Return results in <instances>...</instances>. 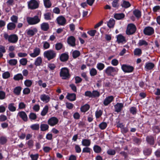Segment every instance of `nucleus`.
Returning a JSON list of instances; mask_svg holds the SVG:
<instances>
[{"instance_id":"obj_63","label":"nucleus","mask_w":160,"mask_h":160,"mask_svg":"<svg viewBox=\"0 0 160 160\" xmlns=\"http://www.w3.org/2000/svg\"><path fill=\"white\" fill-rule=\"evenodd\" d=\"M91 150V149L90 148L88 147H86L83 148L82 151V152L90 153Z\"/></svg>"},{"instance_id":"obj_48","label":"nucleus","mask_w":160,"mask_h":160,"mask_svg":"<svg viewBox=\"0 0 160 160\" xmlns=\"http://www.w3.org/2000/svg\"><path fill=\"white\" fill-rule=\"evenodd\" d=\"M26 144L28 146V148H32L34 146V141L32 139L29 140L26 142Z\"/></svg>"},{"instance_id":"obj_18","label":"nucleus","mask_w":160,"mask_h":160,"mask_svg":"<svg viewBox=\"0 0 160 160\" xmlns=\"http://www.w3.org/2000/svg\"><path fill=\"white\" fill-rule=\"evenodd\" d=\"M123 107V104L122 103H117L114 106L115 111L119 112H120Z\"/></svg>"},{"instance_id":"obj_57","label":"nucleus","mask_w":160,"mask_h":160,"mask_svg":"<svg viewBox=\"0 0 160 160\" xmlns=\"http://www.w3.org/2000/svg\"><path fill=\"white\" fill-rule=\"evenodd\" d=\"M30 128L32 130H38L39 128V125L38 124H33L31 125Z\"/></svg>"},{"instance_id":"obj_22","label":"nucleus","mask_w":160,"mask_h":160,"mask_svg":"<svg viewBox=\"0 0 160 160\" xmlns=\"http://www.w3.org/2000/svg\"><path fill=\"white\" fill-rule=\"evenodd\" d=\"M40 98L41 100L45 102L46 103L48 102L50 100V97L45 94L41 95Z\"/></svg>"},{"instance_id":"obj_34","label":"nucleus","mask_w":160,"mask_h":160,"mask_svg":"<svg viewBox=\"0 0 160 160\" xmlns=\"http://www.w3.org/2000/svg\"><path fill=\"white\" fill-rule=\"evenodd\" d=\"M7 29L10 30H12L14 29L16 27L15 23L13 22H9L7 25Z\"/></svg>"},{"instance_id":"obj_41","label":"nucleus","mask_w":160,"mask_h":160,"mask_svg":"<svg viewBox=\"0 0 160 160\" xmlns=\"http://www.w3.org/2000/svg\"><path fill=\"white\" fill-rule=\"evenodd\" d=\"M40 128L41 131H45L48 129L49 127L48 124H41L40 125Z\"/></svg>"},{"instance_id":"obj_6","label":"nucleus","mask_w":160,"mask_h":160,"mask_svg":"<svg viewBox=\"0 0 160 160\" xmlns=\"http://www.w3.org/2000/svg\"><path fill=\"white\" fill-rule=\"evenodd\" d=\"M27 21L29 25H32L39 23L40 22V19L39 18L38 16L36 15L32 18L27 17Z\"/></svg>"},{"instance_id":"obj_26","label":"nucleus","mask_w":160,"mask_h":160,"mask_svg":"<svg viewBox=\"0 0 160 160\" xmlns=\"http://www.w3.org/2000/svg\"><path fill=\"white\" fill-rule=\"evenodd\" d=\"M22 88L21 86H18L14 88L13 91L14 93L17 96L20 95L22 90Z\"/></svg>"},{"instance_id":"obj_42","label":"nucleus","mask_w":160,"mask_h":160,"mask_svg":"<svg viewBox=\"0 0 160 160\" xmlns=\"http://www.w3.org/2000/svg\"><path fill=\"white\" fill-rule=\"evenodd\" d=\"M44 4L46 8H50L52 6V3L50 0H44Z\"/></svg>"},{"instance_id":"obj_19","label":"nucleus","mask_w":160,"mask_h":160,"mask_svg":"<svg viewBox=\"0 0 160 160\" xmlns=\"http://www.w3.org/2000/svg\"><path fill=\"white\" fill-rule=\"evenodd\" d=\"M18 115L25 122L28 121V117L26 113L24 111H21L18 113Z\"/></svg>"},{"instance_id":"obj_15","label":"nucleus","mask_w":160,"mask_h":160,"mask_svg":"<svg viewBox=\"0 0 160 160\" xmlns=\"http://www.w3.org/2000/svg\"><path fill=\"white\" fill-rule=\"evenodd\" d=\"M33 52L29 54L30 56L32 58H35L38 56L40 53L41 50L39 48H35L33 50Z\"/></svg>"},{"instance_id":"obj_43","label":"nucleus","mask_w":160,"mask_h":160,"mask_svg":"<svg viewBox=\"0 0 160 160\" xmlns=\"http://www.w3.org/2000/svg\"><path fill=\"white\" fill-rule=\"evenodd\" d=\"M94 152L96 153H99L102 151L101 147L98 145H95L93 148Z\"/></svg>"},{"instance_id":"obj_30","label":"nucleus","mask_w":160,"mask_h":160,"mask_svg":"<svg viewBox=\"0 0 160 160\" xmlns=\"http://www.w3.org/2000/svg\"><path fill=\"white\" fill-rule=\"evenodd\" d=\"M41 28L42 30L46 31L49 29V24L48 23L44 22L41 25Z\"/></svg>"},{"instance_id":"obj_52","label":"nucleus","mask_w":160,"mask_h":160,"mask_svg":"<svg viewBox=\"0 0 160 160\" xmlns=\"http://www.w3.org/2000/svg\"><path fill=\"white\" fill-rule=\"evenodd\" d=\"M107 126V123L105 122L101 123L99 125V128L101 130L105 129Z\"/></svg>"},{"instance_id":"obj_20","label":"nucleus","mask_w":160,"mask_h":160,"mask_svg":"<svg viewBox=\"0 0 160 160\" xmlns=\"http://www.w3.org/2000/svg\"><path fill=\"white\" fill-rule=\"evenodd\" d=\"M67 98L70 101H74L76 99V95L74 93H68Z\"/></svg>"},{"instance_id":"obj_44","label":"nucleus","mask_w":160,"mask_h":160,"mask_svg":"<svg viewBox=\"0 0 160 160\" xmlns=\"http://www.w3.org/2000/svg\"><path fill=\"white\" fill-rule=\"evenodd\" d=\"M92 98L99 97L100 94V92L97 90H94L92 92Z\"/></svg>"},{"instance_id":"obj_9","label":"nucleus","mask_w":160,"mask_h":160,"mask_svg":"<svg viewBox=\"0 0 160 160\" xmlns=\"http://www.w3.org/2000/svg\"><path fill=\"white\" fill-rule=\"evenodd\" d=\"M155 136L153 135H149L146 136V140L148 144L150 146H153L155 144Z\"/></svg>"},{"instance_id":"obj_56","label":"nucleus","mask_w":160,"mask_h":160,"mask_svg":"<svg viewBox=\"0 0 160 160\" xmlns=\"http://www.w3.org/2000/svg\"><path fill=\"white\" fill-rule=\"evenodd\" d=\"M29 118L31 120H34L36 119L37 116L36 113L33 112H31L30 113L29 115Z\"/></svg>"},{"instance_id":"obj_1","label":"nucleus","mask_w":160,"mask_h":160,"mask_svg":"<svg viewBox=\"0 0 160 160\" xmlns=\"http://www.w3.org/2000/svg\"><path fill=\"white\" fill-rule=\"evenodd\" d=\"M60 76L64 80L69 79L71 75L70 73V70L66 67L62 68L59 73Z\"/></svg>"},{"instance_id":"obj_7","label":"nucleus","mask_w":160,"mask_h":160,"mask_svg":"<svg viewBox=\"0 0 160 160\" xmlns=\"http://www.w3.org/2000/svg\"><path fill=\"white\" fill-rule=\"evenodd\" d=\"M121 68L123 72L125 73L132 72L134 69L133 66L125 64L122 65Z\"/></svg>"},{"instance_id":"obj_12","label":"nucleus","mask_w":160,"mask_h":160,"mask_svg":"<svg viewBox=\"0 0 160 160\" xmlns=\"http://www.w3.org/2000/svg\"><path fill=\"white\" fill-rule=\"evenodd\" d=\"M58 119L56 117H53L50 118L48 121V123L50 126L52 127L56 125L58 122Z\"/></svg>"},{"instance_id":"obj_59","label":"nucleus","mask_w":160,"mask_h":160,"mask_svg":"<svg viewBox=\"0 0 160 160\" xmlns=\"http://www.w3.org/2000/svg\"><path fill=\"white\" fill-rule=\"evenodd\" d=\"M48 67L49 68L50 70L52 71H53L56 68V65L52 63H50L48 64Z\"/></svg>"},{"instance_id":"obj_55","label":"nucleus","mask_w":160,"mask_h":160,"mask_svg":"<svg viewBox=\"0 0 160 160\" xmlns=\"http://www.w3.org/2000/svg\"><path fill=\"white\" fill-rule=\"evenodd\" d=\"M138 45L139 46H142V45H145V46H147L148 44V43L145 40H140L138 43Z\"/></svg>"},{"instance_id":"obj_37","label":"nucleus","mask_w":160,"mask_h":160,"mask_svg":"<svg viewBox=\"0 0 160 160\" xmlns=\"http://www.w3.org/2000/svg\"><path fill=\"white\" fill-rule=\"evenodd\" d=\"M8 141L7 137L5 136H2L0 137V144L4 145L6 144Z\"/></svg>"},{"instance_id":"obj_33","label":"nucleus","mask_w":160,"mask_h":160,"mask_svg":"<svg viewBox=\"0 0 160 160\" xmlns=\"http://www.w3.org/2000/svg\"><path fill=\"white\" fill-rule=\"evenodd\" d=\"M23 78V77L21 73H18L15 75L13 78L14 80L17 81H19L20 80H22Z\"/></svg>"},{"instance_id":"obj_3","label":"nucleus","mask_w":160,"mask_h":160,"mask_svg":"<svg viewBox=\"0 0 160 160\" xmlns=\"http://www.w3.org/2000/svg\"><path fill=\"white\" fill-rule=\"evenodd\" d=\"M44 56L46 58L48 61L54 58L56 56L55 52L52 50H49L44 52Z\"/></svg>"},{"instance_id":"obj_5","label":"nucleus","mask_w":160,"mask_h":160,"mask_svg":"<svg viewBox=\"0 0 160 160\" xmlns=\"http://www.w3.org/2000/svg\"><path fill=\"white\" fill-rule=\"evenodd\" d=\"M137 30L136 26L133 23L128 24L126 30L127 35H131L134 34Z\"/></svg>"},{"instance_id":"obj_49","label":"nucleus","mask_w":160,"mask_h":160,"mask_svg":"<svg viewBox=\"0 0 160 160\" xmlns=\"http://www.w3.org/2000/svg\"><path fill=\"white\" fill-rule=\"evenodd\" d=\"M97 74V71L95 68H92L90 70V74L91 76H94L96 75Z\"/></svg>"},{"instance_id":"obj_25","label":"nucleus","mask_w":160,"mask_h":160,"mask_svg":"<svg viewBox=\"0 0 160 160\" xmlns=\"http://www.w3.org/2000/svg\"><path fill=\"white\" fill-rule=\"evenodd\" d=\"M155 66V65L153 63L149 62L146 63L145 66V68L146 70H150L152 69Z\"/></svg>"},{"instance_id":"obj_21","label":"nucleus","mask_w":160,"mask_h":160,"mask_svg":"<svg viewBox=\"0 0 160 160\" xmlns=\"http://www.w3.org/2000/svg\"><path fill=\"white\" fill-rule=\"evenodd\" d=\"M117 42L118 43L126 42L125 38L121 34L117 35Z\"/></svg>"},{"instance_id":"obj_27","label":"nucleus","mask_w":160,"mask_h":160,"mask_svg":"<svg viewBox=\"0 0 160 160\" xmlns=\"http://www.w3.org/2000/svg\"><path fill=\"white\" fill-rule=\"evenodd\" d=\"M90 108V106L89 104H86L81 107L80 111L82 112L85 113Z\"/></svg>"},{"instance_id":"obj_47","label":"nucleus","mask_w":160,"mask_h":160,"mask_svg":"<svg viewBox=\"0 0 160 160\" xmlns=\"http://www.w3.org/2000/svg\"><path fill=\"white\" fill-rule=\"evenodd\" d=\"M80 55V52L78 50H75L72 52V56L74 58H76Z\"/></svg>"},{"instance_id":"obj_45","label":"nucleus","mask_w":160,"mask_h":160,"mask_svg":"<svg viewBox=\"0 0 160 160\" xmlns=\"http://www.w3.org/2000/svg\"><path fill=\"white\" fill-rule=\"evenodd\" d=\"M105 67V65L103 63L101 62L98 63L96 66V68L99 71L102 70Z\"/></svg>"},{"instance_id":"obj_35","label":"nucleus","mask_w":160,"mask_h":160,"mask_svg":"<svg viewBox=\"0 0 160 160\" xmlns=\"http://www.w3.org/2000/svg\"><path fill=\"white\" fill-rule=\"evenodd\" d=\"M42 62V58L40 57H38L36 59L34 64L37 66H40L41 65Z\"/></svg>"},{"instance_id":"obj_14","label":"nucleus","mask_w":160,"mask_h":160,"mask_svg":"<svg viewBox=\"0 0 160 160\" xmlns=\"http://www.w3.org/2000/svg\"><path fill=\"white\" fill-rule=\"evenodd\" d=\"M57 23L60 25L63 26L66 22L65 18L63 16H61L58 17L56 19Z\"/></svg>"},{"instance_id":"obj_32","label":"nucleus","mask_w":160,"mask_h":160,"mask_svg":"<svg viewBox=\"0 0 160 160\" xmlns=\"http://www.w3.org/2000/svg\"><path fill=\"white\" fill-rule=\"evenodd\" d=\"M115 23V20L112 18H110L107 23V25L109 28H113Z\"/></svg>"},{"instance_id":"obj_23","label":"nucleus","mask_w":160,"mask_h":160,"mask_svg":"<svg viewBox=\"0 0 160 160\" xmlns=\"http://www.w3.org/2000/svg\"><path fill=\"white\" fill-rule=\"evenodd\" d=\"M133 14L137 19H139L142 16L141 12L138 9H135L133 11Z\"/></svg>"},{"instance_id":"obj_54","label":"nucleus","mask_w":160,"mask_h":160,"mask_svg":"<svg viewBox=\"0 0 160 160\" xmlns=\"http://www.w3.org/2000/svg\"><path fill=\"white\" fill-rule=\"evenodd\" d=\"M44 18L45 20H50L51 18V13L48 12L45 13L44 14Z\"/></svg>"},{"instance_id":"obj_8","label":"nucleus","mask_w":160,"mask_h":160,"mask_svg":"<svg viewBox=\"0 0 160 160\" xmlns=\"http://www.w3.org/2000/svg\"><path fill=\"white\" fill-rule=\"evenodd\" d=\"M28 6L31 9H34L38 8L39 4L36 0H31L28 2Z\"/></svg>"},{"instance_id":"obj_62","label":"nucleus","mask_w":160,"mask_h":160,"mask_svg":"<svg viewBox=\"0 0 160 160\" xmlns=\"http://www.w3.org/2000/svg\"><path fill=\"white\" fill-rule=\"evenodd\" d=\"M102 111L99 110L98 111H97L95 112V116L96 118H99L102 115Z\"/></svg>"},{"instance_id":"obj_17","label":"nucleus","mask_w":160,"mask_h":160,"mask_svg":"<svg viewBox=\"0 0 160 160\" xmlns=\"http://www.w3.org/2000/svg\"><path fill=\"white\" fill-rule=\"evenodd\" d=\"M69 58V55L68 53H64L61 54L59 57L60 60L62 62H65L68 60Z\"/></svg>"},{"instance_id":"obj_31","label":"nucleus","mask_w":160,"mask_h":160,"mask_svg":"<svg viewBox=\"0 0 160 160\" xmlns=\"http://www.w3.org/2000/svg\"><path fill=\"white\" fill-rule=\"evenodd\" d=\"M121 6L122 8H126L130 7L131 6V4L128 1L123 0Z\"/></svg>"},{"instance_id":"obj_10","label":"nucleus","mask_w":160,"mask_h":160,"mask_svg":"<svg viewBox=\"0 0 160 160\" xmlns=\"http://www.w3.org/2000/svg\"><path fill=\"white\" fill-rule=\"evenodd\" d=\"M154 32V30L152 27L148 26L145 27L143 30L144 34L146 35L151 36Z\"/></svg>"},{"instance_id":"obj_50","label":"nucleus","mask_w":160,"mask_h":160,"mask_svg":"<svg viewBox=\"0 0 160 160\" xmlns=\"http://www.w3.org/2000/svg\"><path fill=\"white\" fill-rule=\"evenodd\" d=\"M32 82L31 80L27 79L25 81L24 84L27 87H30L32 85Z\"/></svg>"},{"instance_id":"obj_51","label":"nucleus","mask_w":160,"mask_h":160,"mask_svg":"<svg viewBox=\"0 0 160 160\" xmlns=\"http://www.w3.org/2000/svg\"><path fill=\"white\" fill-rule=\"evenodd\" d=\"M14 103H11L8 105V108L11 112H14L16 110V108L14 106Z\"/></svg>"},{"instance_id":"obj_64","label":"nucleus","mask_w":160,"mask_h":160,"mask_svg":"<svg viewBox=\"0 0 160 160\" xmlns=\"http://www.w3.org/2000/svg\"><path fill=\"white\" fill-rule=\"evenodd\" d=\"M130 112L133 115L136 114L137 113V109L134 107H132L130 108Z\"/></svg>"},{"instance_id":"obj_39","label":"nucleus","mask_w":160,"mask_h":160,"mask_svg":"<svg viewBox=\"0 0 160 160\" xmlns=\"http://www.w3.org/2000/svg\"><path fill=\"white\" fill-rule=\"evenodd\" d=\"M132 141L134 144L139 145L142 142V140L140 138H138L137 137H134L133 138Z\"/></svg>"},{"instance_id":"obj_46","label":"nucleus","mask_w":160,"mask_h":160,"mask_svg":"<svg viewBox=\"0 0 160 160\" xmlns=\"http://www.w3.org/2000/svg\"><path fill=\"white\" fill-rule=\"evenodd\" d=\"M142 53L141 50L139 48L135 49L134 51V54L135 55L140 56Z\"/></svg>"},{"instance_id":"obj_11","label":"nucleus","mask_w":160,"mask_h":160,"mask_svg":"<svg viewBox=\"0 0 160 160\" xmlns=\"http://www.w3.org/2000/svg\"><path fill=\"white\" fill-rule=\"evenodd\" d=\"M37 32V29L36 28H34L33 29L29 28L27 29L25 33L28 37H30L34 35Z\"/></svg>"},{"instance_id":"obj_13","label":"nucleus","mask_w":160,"mask_h":160,"mask_svg":"<svg viewBox=\"0 0 160 160\" xmlns=\"http://www.w3.org/2000/svg\"><path fill=\"white\" fill-rule=\"evenodd\" d=\"M76 39L73 36H70L67 39V42L71 46L74 47L75 46Z\"/></svg>"},{"instance_id":"obj_61","label":"nucleus","mask_w":160,"mask_h":160,"mask_svg":"<svg viewBox=\"0 0 160 160\" xmlns=\"http://www.w3.org/2000/svg\"><path fill=\"white\" fill-rule=\"evenodd\" d=\"M27 60L26 58H22L20 59L19 61L20 64L22 65H26L27 63Z\"/></svg>"},{"instance_id":"obj_28","label":"nucleus","mask_w":160,"mask_h":160,"mask_svg":"<svg viewBox=\"0 0 160 160\" xmlns=\"http://www.w3.org/2000/svg\"><path fill=\"white\" fill-rule=\"evenodd\" d=\"M91 143L90 139H83L82 141V145L86 147H88L90 146Z\"/></svg>"},{"instance_id":"obj_4","label":"nucleus","mask_w":160,"mask_h":160,"mask_svg":"<svg viewBox=\"0 0 160 160\" xmlns=\"http://www.w3.org/2000/svg\"><path fill=\"white\" fill-rule=\"evenodd\" d=\"M4 37L6 40H8L9 42L12 43H16L18 40V36L15 34H11L9 36L7 33L4 35Z\"/></svg>"},{"instance_id":"obj_40","label":"nucleus","mask_w":160,"mask_h":160,"mask_svg":"<svg viewBox=\"0 0 160 160\" xmlns=\"http://www.w3.org/2000/svg\"><path fill=\"white\" fill-rule=\"evenodd\" d=\"M48 108L49 107L48 105L45 106L41 113V114L42 116H44L47 114L48 112Z\"/></svg>"},{"instance_id":"obj_38","label":"nucleus","mask_w":160,"mask_h":160,"mask_svg":"<svg viewBox=\"0 0 160 160\" xmlns=\"http://www.w3.org/2000/svg\"><path fill=\"white\" fill-rule=\"evenodd\" d=\"M119 0H113L112 3V7L116 9H118L120 6L119 2Z\"/></svg>"},{"instance_id":"obj_58","label":"nucleus","mask_w":160,"mask_h":160,"mask_svg":"<svg viewBox=\"0 0 160 160\" xmlns=\"http://www.w3.org/2000/svg\"><path fill=\"white\" fill-rule=\"evenodd\" d=\"M11 20L14 23H17L18 22V16L13 15L10 18Z\"/></svg>"},{"instance_id":"obj_2","label":"nucleus","mask_w":160,"mask_h":160,"mask_svg":"<svg viewBox=\"0 0 160 160\" xmlns=\"http://www.w3.org/2000/svg\"><path fill=\"white\" fill-rule=\"evenodd\" d=\"M118 71V69L117 68L108 66L105 69L103 70V72L108 76H113L115 74L114 73L117 72Z\"/></svg>"},{"instance_id":"obj_53","label":"nucleus","mask_w":160,"mask_h":160,"mask_svg":"<svg viewBox=\"0 0 160 160\" xmlns=\"http://www.w3.org/2000/svg\"><path fill=\"white\" fill-rule=\"evenodd\" d=\"M8 62L11 66H15L17 64L18 61L16 59H11L8 61Z\"/></svg>"},{"instance_id":"obj_29","label":"nucleus","mask_w":160,"mask_h":160,"mask_svg":"<svg viewBox=\"0 0 160 160\" xmlns=\"http://www.w3.org/2000/svg\"><path fill=\"white\" fill-rule=\"evenodd\" d=\"M125 17V15L123 13H115L114 15V18L117 20H121L123 18Z\"/></svg>"},{"instance_id":"obj_36","label":"nucleus","mask_w":160,"mask_h":160,"mask_svg":"<svg viewBox=\"0 0 160 160\" xmlns=\"http://www.w3.org/2000/svg\"><path fill=\"white\" fill-rule=\"evenodd\" d=\"M152 130L154 133L158 134L160 132V126L155 125L152 127Z\"/></svg>"},{"instance_id":"obj_24","label":"nucleus","mask_w":160,"mask_h":160,"mask_svg":"<svg viewBox=\"0 0 160 160\" xmlns=\"http://www.w3.org/2000/svg\"><path fill=\"white\" fill-rule=\"evenodd\" d=\"M143 152L144 155L148 156L152 153V149L150 148H145Z\"/></svg>"},{"instance_id":"obj_16","label":"nucleus","mask_w":160,"mask_h":160,"mask_svg":"<svg viewBox=\"0 0 160 160\" xmlns=\"http://www.w3.org/2000/svg\"><path fill=\"white\" fill-rule=\"evenodd\" d=\"M114 99V97L112 96L107 97L104 99L103 104L105 106H108L113 101Z\"/></svg>"},{"instance_id":"obj_60","label":"nucleus","mask_w":160,"mask_h":160,"mask_svg":"<svg viewBox=\"0 0 160 160\" xmlns=\"http://www.w3.org/2000/svg\"><path fill=\"white\" fill-rule=\"evenodd\" d=\"M10 76V73L8 71L4 72L2 74V77L4 79H7Z\"/></svg>"}]
</instances>
